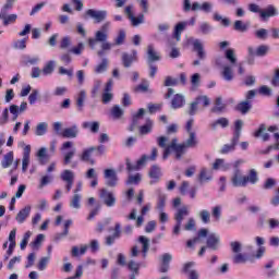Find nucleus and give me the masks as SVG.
I'll use <instances>...</instances> for the list:
<instances>
[{"mask_svg": "<svg viewBox=\"0 0 279 279\" xmlns=\"http://www.w3.org/2000/svg\"><path fill=\"white\" fill-rule=\"evenodd\" d=\"M157 143L160 147H162V149H165L163 160L169 158V154H171V151H174L177 160H180L186 149L197 147V137L195 136V132H191L190 137L180 145H178V140L175 138H173L169 145H167V143H169V138L165 136L158 137Z\"/></svg>", "mask_w": 279, "mask_h": 279, "instance_id": "obj_1", "label": "nucleus"}, {"mask_svg": "<svg viewBox=\"0 0 279 279\" xmlns=\"http://www.w3.org/2000/svg\"><path fill=\"white\" fill-rule=\"evenodd\" d=\"M226 59L219 58L216 60V64L218 66H221L223 69L222 71V77L226 80V82H232L234 80V72L232 69L236 65V54H234L233 49H228L225 52ZM223 60H228L230 62V65L223 64Z\"/></svg>", "mask_w": 279, "mask_h": 279, "instance_id": "obj_2", "label": "nucleus"}, {"mask_svg": "<svg viewBox=\"0 0 279 279\" xmlns=\"http://www.w3.org/2000/svg\"><path fill=\"white\" fill-rule=\"evenodd\" d=\"M199 239H207L206 243H207V247H209V250H219V243L221 241V239L219 238V235L217 233H210L208 231V229H201L197 232V236L189 240L186 245L187 247H193L194 245H196V243H199Z\"/></svg>", "mask_w": 279, "mask_h": 279, "instance_id": "obj_3", "label": "nucleus"}, {"mask_svg": "<svg viewBox=\"0 0 279 279\" xmlns=\"http://www.w3.org/2000/svg\"><path fill=\"white\" fill-rule=\"evenodd\" d=\"M138 242L142 244V252L138 250V246H133L131 250V256L132 258H136V256L142 254V258H146L147 252H149V239H147L145 235H141L138 238Z\"/></svg>", "mask_w": 279, "mask_h": 279, "instance_id": "obj_4", "label": "nucleus"}, {"mask_svg": "<svg viewBox=\"0 0 279 279\" xmlns=\"http://www.w3.org/2000/svg\"><path fill=\"white\" fill-rule=\"evenodd\" d=\"M124 13L133 27H138V25H142V23H145V15H143V13H140L137 16L134 15V5L132 4L125 7Z\"/></svg>", "mask_w": 279, "mask_h": 279, "instance_id": "obj_5", "label": "nucleus"}, {"mask_svg": "<svg viewBox=\"0 0 279 279\" xmlns=\"http://www.w3.org/2000/svg\"><path fill=\"white\" fill-rule=\"evenodd\" d=\"M184 217H189V207L179 208L174 215L177 223L173 228V234L177 236L180 234V228H182V221H184Z\"/></svg>", "mask_w": 279, "mask_h": 279, "instance_id": "obj_6", "label": "nucleus"}, {"mask_svg": "<svg viewBox=\"0 0 279 279\" xmlns=\"http://www.w3.org/2000/svg\"><path fill=\"white\" fill-rule=\"evenodd\" d=\"M19 147H24L23 149V158H22V172L27 173V168L29 167L32 146L25 145L24 142L19 144Z\"/></svg>", "mask_w": 279, "mask_h": 279, "instance_id": "obj_7", "label": "nucleus"}, {"mask_svg": "<svg viewBox=\"0 0 279 279\" xmlns=\"http://www.w3.org/2000/svg\"><path fill=\"white\" fill-rule=\"evenodd\" d=\"M231 183H232V186H235V187L246 186L245 175H243V171H241V169L233 170V173L231 175Z\"/></svg>", "mask_w": 279, "mask_h": 279, "instance_id": "obj_8", "label": "nucleus"}, {"mask_svg": "<svg viewBox=\"0 0 279 279\" xmlns=\"http://www.w3.org/2000/svg\"><path fill=\"white\" fill-rule=\"evenodd\" d=\"M100 198L108 208H112V206L117 204V196H114V193L106 189L100 190Z\"/></svg>", "mask_w": 279, "mask_h": 279, "instance_id": "obj_9", "label": "nucleus"}, {"mask_svg": "<svg viewBox=\"0 0 279 279\" xmlns=\"http://www.w3.org/2000/svg\"><path fill=\"white\" fill-rule=\"evenodd\" d=\"M110 22H106L101 25L100 29L95 33V38L98 43H106L108 40V34L110 32Z\"/></svg>", "mask_w": 279, "mask_h": 279, "instance_id": "obj_10", "label": "nucleus"}, {"mask_svg": "<svg viewBox=\"0 0 279 279\" xmlns=\"http://www.w3.org/2000/svg\"><path fill=\"white\" fill-rule=\"evenodd\" d=\"M86 16H89V19H94L96 23H101L102 21H106V16H108L107 11H99L95 9H88L85 12Z\"/></svg>", "mask_w": 279, "mask_h": 279, "instance_id": "obj_11", "label": "nucleus"}, {"mask_svg": "<svg viewBox=\"0 0 279 279\" xmlns=\"http://www.w3.org/2000/svg\"><path fill=\"white\" fill-rule=\"evenodd\" d=\"M213 170L208 168H202L198 173V182L199 184H206L208 182H213Z\"/></svg>", "mask_w": 279, "mask_h": 279, "instance_id": "obj_12", "label": "nucleus"}, {"mask_svg": "<svg viewBox=\"0 0 279 279\" xmlns=\"http://www.w3.org/2000/svg\"><path fill=\"white\" fill-rule=\"evenodd\" d=\"M232 165L226 159L218 158L214 161L211 169L213 171H230Z\"/></svg>", "mask_w": 279, "mask_h": 279, "instance_id": "obj_13", "label": "nucleus"}, {"mask_svg": "<svg viewBox=\"0 0 279 279\" xmlns=\"http://www.w3.org/2000/svg\"><path fill=\"white\" fill-rule=\"evenodd\" d=\"M148 157L147 155H144L141 157L140 160H137V162L135 165H132V162H130V160L126 161V169L128 171H140V169H143V167H145V165H147L148 161Z\"/></svg>", "mask_w": 279, "mask_h": 279, "instance_id": "obj_14", "label": "nucleus"}, {"mask_svg": "<svg viewBox=\"0 0 279 279\" xmlns=\"http://www.w3.org/2000/svg\"><path fill=\"white\" fill-rule=\"evenodd\" d=\"M248 56L254 57L257 56L258 58H263L264 56H267V52L269 51V46H258L256 49L254 47L247 48Z\"/></svg>", "mask_w": 279, "mask_h": 279, "instance_id": "obj_15", "label": "nucleus"}, {"mask_svg": "<svg viewBox=\"0 0 279 279\" xmlns=\"http://www.w3.org/2000/svg\"><path fill=\"white\" fill-rule=\"evenodd\" d=\"M190 45L194 47V51L197 52V56L201 60L206 58V52L204 51V44L199 39H189Z\"/></svg>", "mask_w": 279, "mask_h": 279, "instance_id": "obj_16", "label": "nucleus"}, {"mask_svg": "<svg viewBox=\"0 0 279 279\" xmlns=\"http://www.w3.org/2000/svg\"><path fill=\"white\" fill-rule=\"evenodd\" d=\"M105 180L107 186H117V181L119 180L117 178V171H114L113 169L105 170Z\"/></svg>", "mask_w": 279, "mask_h": 279, "instance_id": "obj_17", "label": "nucleus"}, {"mask_svg": "<svg viewBox=\"0 0 279 279\" xmlns=\"http://www.w3.org/2000/svg\"><path fill=\"white\" fill-rule=\"evenodd\" d=\"M151 184L158 182L160 178H162V170L157 165L151 166L149 173H148Z\"/></svg>", "mask_w": 279, "mask_h": 279, "instance_id": "obj_18", "label": "nucleus"}, {"mask_svg": "<svg viewBox=\"0 0 279 279\" xmlns=\"http://www.w3.org/2000/svg\"><path fill=\"white\" fill-rule=\"evenodd\" d=\"M29 213H32V206H25L17 213L15 221H17V223H25V219L29 217Z\"/></svg>", "mask_w": 279, "mask_h": 279, "instance_id": "obj_19", "label": "nucleus"}, {"mask_svg": "<svg viewBox=\"0 0 279 279\" xmlns=\"http://www.w3.org/2000/svg\"><path fill=\"white\" fill-rule=\"evenodd\" d=\"M173 256L169 253H165L161 257V266L159 268V271L161 274H167L169 271V263H171Z\"/></svg>", "mask_w": 279, "mask_h": 279, "instance_id": "obj_20", "label": "nucleus"}, {"mask_svg": "<svg viewBox=\"0 0 279 279\" xmlns=\"http://www.w3.org/2000/svg\"><path fill=\"white\" fill-rule=\"evenodd\" d=\"M271 16H278V10L274 5H268L266 9L260 11V17L265 21Z\"/></svg>", "mask_w": 279, "mask_h": 279, "instance_id": "obj_21", "label": "nucleus"}, {"mask_svg": "<svg viewBox=\"0 0 279 279\" xmlns=\"http://www.w3.org/2000/svg\"><path fill=\"white\" fill-rule=\"evenodd\" d=\"M77 125H72L71 128H66L61 132V136L63 138H76L78 134Z\"/></svg>", "mask_w": 279, "mask_h": 279, "instance_id": "obj_22", "label": "nucleus"}, {"mask_svg": "<svg viewBox=\"0 0 279 279\" xmlns=\"http://www.w3.org/2000/svg\"><path fill=\"white\" fill-rule=\"evenodd\" d=\"M187 26L189 22H180L175 25L173 36L178 43H180L182 32L186 29Z\"/></svg>", "mask_w": 279, "mask_h": 279, "instance_id": "obj_23", "label": "nucleus"}, {"mask_svg": "<svg viewBox=\"0 0 279 279\" xmlns=\"http://www.w3.org/2000/svg\"><path fill=\"white\" fill-rule=\"evenodd\" d=\"M228 125H230V120H228V118H219L210 123L211 130H217L218 128L226 129Z\"/></svg>", "mask_w": 279, "mask_h": 279, "instance_id": "obj_24", "label": "nucleus"}, {"mask_svg": "<svg viewBox=\"0 0 279 279\" xmlns=\"http://www.w3.org/2000/svg\"><path fill=\"white\" fill-rule=\"evenodd\" d=\"M191 267H195L194 262L184 265V271L189 274V279H199V272H197V270H191Z\"/></svg>", "mask_w": 279, "mask_h": 279, "instance_id": "obj_25", "label": "nucleus"}, {"mask_svg": "<svg viewBox=\"0 0 279 279\" xmlns=\"http://www.w3.org/2000/svg\"><path fill=\"white\" fill-rule=\"evenodd\" d=\"M147 57L149 62H158V60H160V54L158 53V51H156V48H154V45H148Z\"/></svg>", "mask_w": 279, "mask_h": 279, "instance_id": "obj_26", "label": "nucleus"}, {"mask_svg": "<svg viewBox=\"0 0 279 279\" xmlns=\"http://www.w3.org/2000/svg\"><path fill=\"white\" fill-rule=\"evenodd\" d=\"M186 100H184L182 94H175L171 100V106L174 110H177L178 108H182Z\"/></svg>", "mask_w": 279, "mask_h": 279, "instance_id": "obj_27", "label": "nucleus"}, {"mask_svg": "<svg viewBox=\"0 0 279 279\" xmlns=\"http://www.w3.org/2000/svg\"><path fill=\"white\" fill-rule=\"evenodd\" d=\"M85 178L87 180H92V182H90L92 189H95V186H97L98 180H97V171H95V168L88 169L85 174Z\"/></svg>", "mask_w": 279, "mask_h": 279, "instance_id": "obj_28", "label": "nucleus"}, {"mask_svg": "<svg viewBox=\"0 0 279 279\" xmlns=\"http://www.w3.org/2000/svg\"><path fill=\"white\" fill-rule=\"evenodd\" d=\"M53 71H56V61L50 60L44 65L41 75L47 77V75H51Z\"/></svg>", "mask_w": 279, "mask_h": 279, "instance_id": "obj_29", "label": "nucleus"}, {"mask_svg": "<svg viewBox=\"0 0 279 279\" xmlns=\"http://www.w3.org/2000/svg\"><path fill=\"white\" fill-rule=\"evenodd\" d=\"M12 162H14V153L9 151L2 158V161H1L2 169H8L12 165Z\"/></svg>", "mask_w": 279, "mask_h": 279, "instance_id": "obj_30", "label": "nucleus"}, {"mask_svg": "<svg viewBox=\"0 0 279 279\" xmlns=\"http://www.w3.org/2000/svg\"><path fill=\"white\" fill-rule=\"evenodd\" d=\"M60 178L62 182H75V172H73V170L65 169L61 172Z\"/></svg>", "mask_w": 279, "mask_h": 279, "instance_id": "obj_31", "label": "nucleus"}, {"mask_svg": "<svg viewBox=\"0 0 279 279\" xmlns=\"http://www.w3.org/2000/svg\"><path fill=\"white\" fill-rule=\"evenodd\" d=\"M82 128H84V130H89L93 134H97V132H99V122H83Z\"/></svg>", "mask_w": 279, "mask_h": 279, "instance_id": "obj_32", "label": "nucleus"}, {"mask_svg": "<svg viewBox=\"0 0 279 279\" xmlns=\"http://www.w3.org/2000/svg\"><path fill=\"white\" fill-rule=\"evenodd\" d=\"M137 52L133 50L132 54L124 53L122 56V62L124 66L130 68L132 66L133 60H136Z\"/></svg>", "mask_w": 279, "mask_h": 279, "instance_id": "obj_33", "label": "nucleus"}, {"mask_svg": "<svg viewBox=\"0 0 279 279\" xmlns=\"http://www.w3.org/2000/svg\"><path fill=\"white\" fill-rule=\"evenodd\" d=\"M252 109V100L242 101L236 106V110L242 114H247Z\"/></svg>", "mask_w": 279, "mask_h": 279, "instance_id": "obj_34", "label": "nucleus"}, {"mask_svg": "<svg viewBox=\"0 0 279 279\" xmlns=\"http://www.w3.org/2000/svg\"><path fill=\"white\" fill-rule=\"evenodd\" d=\"M244 178H245L246 185L256 184V182H258V173L254 169H251L248 172V175H244Z\"/></svg>", "mask_w": 279, "mask_h": 279, "instance_id": "obj_35", "label": "nucleus"}, {"mask_svg": "<svg viewBox=\"0 0 279 279\" xmlns=\"http://www.w3.org/2000/svg\"><path fill=\"white\" fill-rule=\"evenodd\" d=\"M226 110V104H223V100L221 97L216 98L215 106L211 109V112H217L218 114H221Z\"/></svg>", "mask_w": 279, "mask_h": 279, "instance_id": "obj_36", "label": "nucleus"}, {"mask_svg": "<svg viewBox=\"0 0 279 279\" xmlns=\"http://www.w3.org/2000/svg\"><path fill=\"white\" fill-rule=\"evenodd\" d=\"M223 213V205H216L211 208V217L214 221H219L221 219V214Z\"/></svg>", "mask_w": 279, "mask_h": 279, "instance_id": "obj_37", "label": "nucleus"}, {"mask_svg": "<svg viewBox=\"0 0 279 279\" xmlns=\"http://www.w3.org/2000/svg\"><path fill=\"white\" fill-rule=\"evenodd\" d=\"M81 202H82V195L74 194L70 201L71 208H75L76 210H80L82 208V205L80 204Z\"/></svg>", "mask_w": 279, "mask_h": 279, "instance_id": "obj_38", "label": "nucleus"}, {"mask_svg": "<svg viewBox=\"0 0 279 279\" xmlns=\"http://www.w3.org/2000/svg\"><path fill=\"white\" fill-rule=\"evenodd\" d=\"M88 250V246L82 245L81 247L78 246H73L72 247V256L77 258L78 256H84L86 254V251Z\"/></svg>", "mask_w": 279, "mask_h": 279, "instance_id": "obj_39", "label": "nucleus"}, {"mask_svg": "<svg viewBox=\"0 0 279 279\" xmlns=\"http://www.w3.org/2000/svg\"><path fill=\"white\" fill-rule=\"evenodd\" d=\"M22 62L23 64H31L32 66L38 64V62H40V57L38 56H34V57H22Z\"/></svg>", "mask_w": 279, "mask_h": 279, "instance_id": "obj_40", "label": "nucleus"}, {"mask_svg": "<svg viewBox=\"0 0 279 279\" xmlns=\"http://www.w3.org/2000/svg\"><path fill=\"white\" fill-rule=\"evenodd\" d=\"M128 269L131 270L132 274H134L135 276H138V269H141V263L131 259L128 263Z\"/></svg>", "mask_w": 279, "mask_h": 279, "instance_id": "obj_41", "label": "nucleus"}, {"mask_svg": "<svg viewBox=\"0 0 279 279\" xmlns=\"http://www.w3.org/2000/svg\"><path fill=\"white\" fill-rule=\"evenodd\" d=\"M241 130H243V121L236 120L234 123V134H233L234 141H239V138L241 137Z\"/></svg>", "mask_w": 279, "mask_h": 279, "instance_id": "obj_42", "label": "nucleus"}, {"mask_svg": "<svg viewBox=\"0 0 279 279\" xmlns=\"http://www.w3.org/2000/svg\"><path fill=\"white\" fill-rule=\"evenodd\" d=\"M233 263L234 265H244V263H247V255L243 253H235L233 256Z\"/></svg>", "mask_w": 279, "mask_h": 279, "instance_id": "obj_43", "label": "nucleus"}, {"mask_svg": "<svg viewBox=\"0 0 279 279\" xmlns=\"http://www.w3.org/2000/svg\"><path fill=\"white\" fill-rule=\"evenodd\" d=\"M265 130H266L265 124H262V125L259 126V129L254 133V136H255L256 138H258L259 136H262V140H263L264 142L269 141V134H268V133H264ZM263 133H264V134H263Z\"/></svg>", "mask_w": 279, "mask_h": 279, "instance_id": "obj_44", "label": "nucleus"}, {"mask_svg": "<svg viewBox=\"0 0 279 279\" xmlns=\"http://www.w3.org/2000/svg\"><path fill=\"white\" fill-rule=\"evenodd\" d=\"M153 128H154V121L148 119V120H146L145 125H142L140 128V133L141 134H149V132H151Z\"/></svg>", "mask_w": 279, "mask_h": 279, "instance_id": "obj_45", "label": "nucleus"}, {"mask_svg": "<svg viewBox=\"0 0 279 279\" xmlns=\"http://www.w3.org/2000/svg\"><path fill=\"white\" fill-rule=\"evenodd\" d=\"M236 143H239V141H234V137H233L231 141V144H227L221 148L220 154H230L231 151H234V147H236Z\"/></svg>", "mask_w": 279, "mask_h": 279, "instance_id": "obj_46", "label": "nucleus"}, {"mask_svg": "<svg viewBox=\"0 0 279 279\" xmlns=\"http://www.w3.org/2000/svg\"><path fill=\"white\" fill-rule=\"evenodd\" d=\"M47 128H49L47 122L39 123L36 126V131H35L36 136H45V134H47Z\"/></svg>", "mask_w": 279, "mask_h": 279, "instance_id": "obj_47", "label": "nucleus"}, {"mask_svg": "<svg viewBox=\"0 0 279 279\" xmlns=\"http://www.w3.org/2000/svg\"><path fill=\"white\" fill-rule=\"evenodd\" d=\"M27 40H29V36H26L23 39L14 41L13 44L14 49H26Z\"/></svg>", "mask_w": 279, "mask_h": 279, "instance_id": "obj_48", "label": "nucleus"}, {"mask_svg": "<svg viewBox=\"0 0 279 279\" xmlns=\"http://www.w3.org/2000/svg\"><path fill=\"white\" fill-rule=\"evenodd\" d=\"M111 117L112 119H121V117H123V109L118 105L113 106L111 109Z\"/></svg>", "mask_w": 279, "mask_h": 279, "instance_id": "obj_49", "label": "nucleus"}, {"mask_svg": "<svg viewBox=\"0 0 279 279\" xmlns=\"http://www.w3.org/2000/svg\"><path fill=\"white\" fill-rule=\"evenodd\" d=\"M230 247L233 254H241L243 250V244L239 241H233L230 243Z\"/></svg>", "mask_w": 279, "mask_h": 279, "instance_id": "obj_50", "label": "nucleus"}, {"mask_svg": "<svg viewBox=\"0 0 279 279\" xmlns=\"http://www.w3.org/2000/svg\"><path fill=\"white\" fill-rule=\"evenodd\" d=\"M53 182V177L51 174H46L40 179L39 189H45L47 184H51Z\"/></svg>", "mask_w": 279, "mask_h": 279, "instance_id": "obj_51", "label": "nucleus"}, {"mask_svg": "<svg viewBox=\"0 0 279 279\" xmlns=\"http://www.w3.org/2000/svg\"><path fill=\"white\" fill-rule=\"evenodd\" d=\"M15 2H16V0H7V2L4 3V5L2 7V9L0 11L2 13V16H5V14H8V11L12 10Z\"/></svg>", "mask_w": 279, "mask_h": 279, "instance_id": "obj_52", "label": "nucleus"}, {"mask_svg": "<svg viewBox=\"0 0 279 279\" xmlns=\"http://www.w3.org/2000/svg\"><path fill=\"white\" fill-rule=\"evenodd\" d=\"M16 19H19L16 14H10V15L4 14V16H2L3 25H10L12 23H15Z\"/></svg>", "mask_w": 279, "mask_h": 279, "instance_id": "obj_53", "label": "nucleus"}, {"mask_svg": "<svg viewBox=\"0 0 279 279\" xmlns=\"http://www.w3.org/2000/svg\"><path fill=\"white\" fill-rule=\"evenodd\" d=\"M143 180V177L141 173H136L134 175H129V179L126 181V184H138Z\"/></svg>", "mask_w": 279, "mask_h": 279, "instance_id": "obj_54", "label": "nucleus"}, {"mask_svg": "<svg viewBox=\"0 0 279 279\" xmlns=\"http://www.w3.org/2000/svg\"><path fill=\"white\" fill-rule=\"evenodd\" d=\"M108 69V59H102L101 63L95 68V73H105Z\"/></svg>", "mask_w": 279, "mask_h": 279, "instance_id": "obj_55", "label": "nucleus"}, {"mask_svg": "<svg viewBox=\"0 0 279 279\" xmlns=\"http://www.w3.org/2000/svg\"><path fill=\"white\" fill-rule=\"evenodd\" d=\"M38 95H40V92L38 89H33L31 95L28 96V101L31 106H34L36 101H38Z\"/></svg>", "mask_w": 279, "mask_h": 279, "instance_id": "obj_56", "label": "nucleus"}, {"mask_svg": "<svg viewBox=\"0 0 279 279\" xmlns=\"http://www.w3.org/2000/svg\"><path fill=\"white\" fill-rule=\"evenodd\" d=\"M10 119V109L5 108L0 117V125H5Z\"/></svg>", "mask_w": 279, "mask_h": 279, "instance_id": "obj_57", "label": "nucleus"}, {"mask_svg": "<svg viewBox=\"0 0 279 279\" xmlns=\"http://www.w3.org/2000/svg\"><path fill=\"white\" fill-rule=\"evenodd\" d=\"M199 32L205 35L210 34V32H213V26L206 22H203L199 24Z\"/></svg>", "mask_w": 279, "mask_h": 279, "instance_id": "obj_58", "label": "nucleus"}, {"mask_svg": "<svg viewBox=\"0 0 279 279\" xmlns=\"http://www.w3.org/2000/svg\"><path fill=\"white\" fill-rule=\"evenodd\" d=\"M259 95H263L264 97H271V88L267 85H263L258 89Z\"/></svg>", "mask_w": 279, "mask_h": 279, "instance_id": "obj_59", "label": "nucleus"}, {"mask_svg": "<svg viewBox=\"0 0 279 279\" xmlns=\"http://www.w3.org/2000/svg\"><path fill=\"white\" fill-rule=\"evenodd\" d=\"M47 265H49V257H43L38 263L37 269H39V271H45Z\"/></svg>", "mask_w": 279, "mask_h": 279, "instance_id": "obj_60", "label": "nucleus"}, {"mask_svg": "<svg viewBox=\"0 0 279 279\" xmlns=\"http://www.w3.org/2000/svg\"><path fill=\"white\" fill-rule=\"evenodd\" d=\"M234 29L236 32H245L247 29V25H245V23H243V21L238 20L234 22Z\"/></svg>", "mask_w": 279, "mask_h": 279, "instance_id": "obj_61", "label": "nucleus"}, {"mask_svg": "<svg viewBox=\"0 0 279 279\" xmlns=\"http://www.w3.org/2000/svg\"><path fill=\"white\" fill-rule=\"evenodd\" d=\"M71 47V37L65 36L61 39L60 49H69Z\"/></svg>", "mask_w": 279, "mask_h": 279, "instance_id": "obj_62", "label": "nucleus"}, {"mask_svg": "<svg viewBox=\"0 0 279 279\" xmlns=\"http://www.w3.org/2000/svg\"><path fill=\"white\" fill-rule=\"evenodd\" d=\"M75 156V148H72L70 151L64 153V165H69Z\"/></svg>", "mask_w": 279, "mask_h": 279, "instance_id": "obj_63", "label": "nucleus"}, {"mask_svg": "<svg viewBox=\"0 0 279 279\" xmlns=\"http://www.w3.org/2000/svg\"><path fill=\"white\" fill-rule=\"evenodd\" d=\"M271 86H275V88H278L279 86V69H277L275 72V75L271 80Z\"/></svg>", "mask_w": 279, "mask_h": 279, "instance_id": "obj_64", "label": "nucleus"}]
</instances>
